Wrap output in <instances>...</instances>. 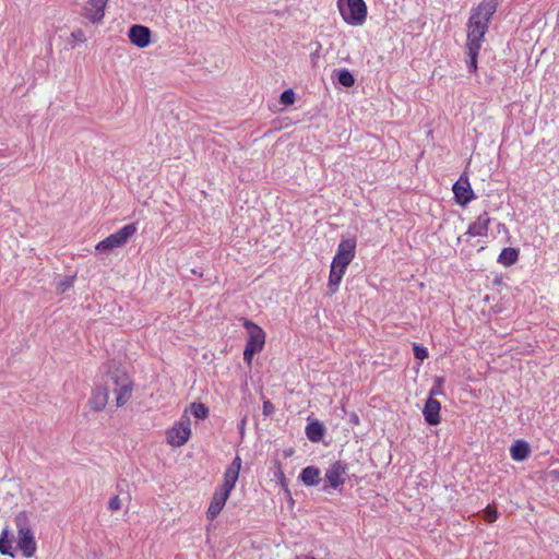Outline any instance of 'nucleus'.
Masks as SVG:
<instances>
[{"mask_svg": "<svg viewBox=\"0 0 559 559\" xmlns=\"http://www.w3.org/2000/svg\"><path fill=\"white\" fill-rule=\"evenodd\" d=\"M0 552L13 557L12 543L8 538V531H3L0 537Z\"/></svg>", "mask_w": 559, "mask_h": 559, "instance_id": "nucleus-22", "label": "nucleus"}, {"mask_svg": "<svg viewBox=\"0 0 559 559\" xmlns=\"http://www.w3.org/2000/svg\"><path fill=\"white\" fill-rule=\"evenodd\" d=\"M191 436L190 419L183 416L167 431V441L173 447H182Z\"/></svg>", "mask_w": 559, "mask_h": 559, "instance_id": "nucleus-7", "label": "nucleus"}, {"mask_svg": "<svg viewBox=\"0 0 559 559\" xmlns=\"http://www.w3.org/2000/svg\"><path fill=\"white\" fill-rule=\"evenodd\" d=\"M453 192L460 205H466L474 198L468 179L463 176L453 185Z\"/></svg>", "mask_w": 559, "mask_h": 559, "instance_id": "nucleus-12", "label": "nucleus"}, {"mask_svg": "<svg viewBox=\"0 0 559 559\" xmlns=\"http://www.w3.org/2000/svg\"><path fill=\"white\" fill-rule=\"evenodd\" d=\"M136 231L134 224H129L120 228L118 231L109 235L103 241L98 242L96 249L98 251H108L123 246L130 237Z\"/></svg>", "mask_w": 559, "mask_h": 559, "instance_id": "nucleus-6", "label": "nucleus"}, {"mask_svg": "<svg viewBox=\"0 0 559 559\" xmlns=\"http://www.w3.org/2000/svg\"><path fill=\"white\" fill-rule=\"evenodd\" d=\"M229 495V492L221 488L214 492L210 507L206 511V516L209 520H214L219 514Z\"/></svg>", "mask_w": 559, "mask_h": 559, "instance_id": "nucleus-14", "label": "nucleus"}, {"mask_svg": "<svg viewBox=\"0 0 559 559\" xmlns=\"http://www.w3.org/2000/svg\"><path fill=\"white\" fill-rule=\"evenodd\" d=\"M337 7L344 21L350 25H361L367 17L364 0H337Z\"/></svg>", "mask_w": 559, "mask_h": 559, "instance_id": "nucleus-4", "label": "nucleus"}, {"mask_svg": "<svg viewBox=\"0 0 559 559\" xmlns=\"http://www.w3.org/2000/svg\"><path fill=\"white\" fill-rule=\"evenodd\" d=\"M440 409L441 404L435 399H431V396L428 397L426 401V404L423 409V414L425 417V420L429 425H437L440 423Z\"/></svg>", "mask_w": 559, "mask_h": 559, "instance_id": "nucleus-15", "label": "nucleus"}, {"mask_svg": "<svg viewBox=\"0 0 559 559\" xmlns=\"http://www.w3.org/2000/svg\"><path fill=\"white\" fill-rule=\"evenodd\" d=\"M190 409L195 418L204 419L207 417L209 408L202 403H192Z\"/></svg>", "mask_w": 559, "mask_h": 559, "instance_id": "nucleus-23", "label": "nucleus"}, {"mask_svg": "<svg viewBox=\"0 0 559 559\" xmlns=\"http://www.w3.org/2000/svg\"><path fill=\"white\" fill-rule=\"evenodd\" d=\"M108 0H88L84 10V16L92 23H98L105 15V8Z\"/></svg>", "mask_w": 559, "mask_h": 559, "instance_id": "nucleus-11", "label": "nucleus"}, {"mask_svg": "<svg viewBox=\"0 0 559 559\" xmlns=\"http://www.w3.org/2000/svg\"><path fill=\"white\" fill-rule=\"evenodd\" d=\"M498 8V0H483L471 12L467 22V68L468 71L475 73L477 71V56L481 48L485 34L488 32V24L496 13Z\"/></svg>", "mask_w": 559, "mask_h": 559, "instance_id": "nucleus-2", "label": "nucleus"}, {"mask_svg": "<svg viewBox=\"0 0 559 559\" xmlns=\"http://www.w3.org/2000/svg\"><path fill=\"white\" fill-rule=\"evenodd\" d=\"M346 269L347 267H341L338 264L332 262L328 283L330 295H333L337 292Z\"/></svg>", "mask_w": 559, "mask_h": 559, "instance_id": "nucleus-17", "label": "nucleus"}, {"mask_svg": "<svg viewBox=\"0 0 559 559\" xmlns=\"http://www.w3.org/2000/svg\"><path fill=\"white\" fill-rule=\"evenodd\" d=\"M510 453L514 461H524L528 457L531 449L527 442L518 440L511 445Z\"/></svg>", "mask_w": 559, "mask_h": 559, "instance_id": "nucleus-18", "label": "nucleus"}, {"mask_svg": "<svg viewBox=\"0 0 559 559\" xmlns=\"http://www.w3.org/2000/svg\"><path fill=\"white\" fill-rule=\"evenodd\" d=\"M338 83L345 87L353 86L355 79L353 74L347 70H341L337 75Z\"/></svg>", "mask_w": 559, "mask_h": 559, "instance_id": "nucleus-24", "label": "nucleus"}, {"mask_svg": "<svg viewBox=\"0 0 559 559\" xmlns=\"http://www.w3.org/2000/svg\"><path fill=\"white\" fill-rule=\"evenodd\" d=\"M355 249L356 241L354 239H343L338 243L336 254L332 262L338 264L341 267H347L355 258Z\"/></svg>", "mask_w": 559, "mask_h": 559, "instance_id": "nucleus-9", "label": "nucleus"}, {"mask_svg": "<svg viewBox=\"0 0 559 559\" xmlns=\"http://www.w3.org/2000/svg\"><path fill=\"white\" fill-rule=\"evenodd\" d=\"M75 281V276H66L63 277L57 285V290L59 294H63L71 287H73Z\"/></svg>", "mask_w": 559, "mask_h": 559, "instance_id": "nucleus-25", "label": "nucleus"}, {"mask_svg": "<svg viewBox=\"0 0 559 559\" xmlns=\"http://www.w3.org/2000/svg\"><path fill=\"white\" fill-rule=\"evenodd\" d=\"M108 508L111 510V511H117L121 508V500L118 496H114L110 500H109V503H108Z\"/></svg>", "mask_w": 559, "mask_h": 559, "instance_id": "nucleus-31", "label": "nucleus"}, {"mask_svg": "<svg viewBox=\"0 0 559 559\" xmlns=\"http://www.w3.org/2000/svg\"><path fill=\"white\" fill-rule=\"evenodd\" d=\"M106 379L104 386H97L90 399V406L94 412L105 408L109 399V390L116 394V405L121 407L130 400L133 384L126 370L121 369L114 361L105 366Z\"/></svg>", "mask_w": 559, "mask_h": 559, "instance_id": "nucleus-1", "label": "nucleus"}, {"mask_svg": "<svg viewBox=\"0 0 559 559\" xmlns=\"http://www.w3.org/2000/svg\"><path fill=\"white\" fill-rule=\"evenodd\" d=\"M17 528V547L26 558H32L36 551V542L31 520L25 511H21L14 519Z\"/></svg>", "mask_w": 559, "mask_h": 559, "instance_id": "nucleus-3", "label": "nucleus"}, {"mask_svg": "<svg viewBox=\"0 0 559 559\" xmlns=\"http://www.w3.org/2000/svg\"><path fill=\"white\" fill-rule=\"evenodd\" d=\"M295 102V93L293 90H286L281 95V103L283 105H293Z\"/></svg>", "mask_w": 559, "mask_h": 559, "instance_id": "nucleus-27", "label": "nucleus"}, {"mask_svg": "<svg viewBox=\"0 0 559 559\" xmlns=\"http://www.w3.org/2000/svg\"><path fill=\"white\" fill-rule=\"evenodd\" d=\"M73 43H84L86 40L84 32L82 29H75L71 33Z\"/></svg>", "mask_w": 559, "mask_h": 559, "instance_id": "nucleus-30", "label": "nucleus"}, {"mask_svg": "<svg viewBox=\"0 0 559 559\" xmlns=\"http://www.w3.org/2000/svg\"><path fill=\"white\" fill-rule=\"evenodd\" d=\"M485 519L488 521V522H493L497 520L498 518V511L496 508L493 507H490L488 506L486 509H485Z\"/></svg>", "mask_w": 559, "mask_h": 559, "instance_id": "nucleus-29", "label": "nucleus"}, {"mask_svg": "<svg viewBox=\"0 0 559 559\" xmlns=\"http://www.w3.org/2000/svg\"><path fill=\"white\" fill-rule=\"evenodd\" d=\"M274 412V405L270 401L263 402V414L269 416Z\"/></svg>", "mask_w": 559, "mask_h": 559, "instance_id": "nucleus-32", "label": "nucleus"}, {"mask_svg": "<svg viewBox=\"0 0 559 559\" xmlns=\"http://www.w3.org/2000/svg\"><path fill=\"white\" fill-rule=\"evenodd\" d=\"M490 223V217L488 212H483L477 219L468 227L467 234L469 236H485L488 230V226Z\"/></svg>", "mask_w": 559, "mask_h": 559, "instance_id": "nucleus-16", "label": "nucleus"}, {"mask_svg": "<svg viewBox=\"0 0 559 559\" xmlns=\"http://www.w3.org/2000/svg\"><path fill=\"white\" fill-rule=\"evenodd\" d=\"M151 29L144 25H132L129 28V39L130 41L139 47V48H145L151 43Z\"/></svg>", "mask_w": 559, "mask_h": 559, "instance_id": "nucleus-10", "label": "nucleus"}, {"mask_svg": "<svg viewBox=\"0 0 559 559\" xmlns=\"http://www.w3.org/2000/svg\"><path fill=\"white\" fill-rule=\"evenodd\" d=\"M413 350L414 356L419 360H424L428 357V350L418 344H414Z\"/></svg>", "mask_w": 559, "mask_h": 559, "instance_id": "nucleus-28", "label": "nucleus"}, {"mask_svg": "<svg viewBox=\"0 0 559 559\" xmlns=\"http://www.w3.org/2000/svg\"><path fill=\"white\" fill-rule=\"evenodd\" d=\"M519 251L514 248H504L499 254L498 261L507 266L514 264L518 261Z\"/></svg>", "mask_w": 559, "mask_h": 559, "instance_id": "nucleus-21", "label": "nucleus"}, {"mask_svg": "<svg viewBox=\"0 0 559 559\" xmlns=\"http://www.w3.org/2000/svg\"><path fill=\"white\" fill-rule=\"evenodd\" d=\"M443 382H444L443 378H441V377L436 378L435 384L431 388L430 393H429V396H431V399H433V396H436V395L443 394Z\"/></svg>", "mask_w": 559, "mask_h": 559, "instance_id": "nucleus-26", "label": "nucleus"}, {"mask_svg": "<svg viewBox=\"0 0 559 559\" xmlns=\"http://www.w3.org/2000/svg\"><path fill=\"white\" fill-rule=\"evenodd\" d=\"M324 432L325 428L319 420L311 421L306 427V436L311 442L321 441Z\"/></svg>", "mask_w": 559, "mask_h": 559, "instance_id": "nucleus-20", "label": "nucleus"}, {"mask_svg": "<svg viewBox=\"0 0 559 559\" xmlns=\"http://www.w3.org/2000/svg\"><path fill=\"white\" fill-rule=\"evenodd\" d=\"M241 468V460L239 456H236L229 467L226 469L224 474V481L221 486V489L230 493L235 484L239 476V471Z\"/></svg>", "mask_w": 559, "mask_h": 559, "instance_id": "nucleus-13", "label": "nucleus"}, {"mask_svg": "<svg viewBox=\"0 0 559 559\" xmlns=\"http://www.w3.org/2000/svg\"><path fill=\"white\" fill-rule=\"evenodd\" d=\"M243 325L249 334L243 352V360L251 364L253 356L263 349L265 334L260 326L249 320H246Z\"/></svg>", "mask_w": 559, "mask_h": 559, "instance_id": "nucleus-5", "label": "nucleus"}, {"mask_svg": "<svg viewBox=\"0 0 559 559\" xmlns=\"http://www.w3.org/2000/svg\"><path fill=\"white\" fill-rule=\"evenodd\" d=\"M321 472L316 466H307L300 474V479L306 486H316L320 483Z\"/></svg>", "mask_w": 559, "mask_h": 559, "instance_id": "nucleus-19", "label": "nucleus"}, {"mask_svg": "<svg viewBox=\"0 0 559 559\" xmlns=\"http://www.w3.org/2000/svg\"><path fill=\"white\" fill-rule=\"evenodd\" d=\"M346 465L341 461L333 463L325 472L324 478L328 484L322 487V490L329 491L330 488L336 489L343 486L346 480Z\"/></svg>", "mask_w": 559, "mask_h": 559, "instance_id": "nucleus-8", "label": "nucleus"}]
</instances>
